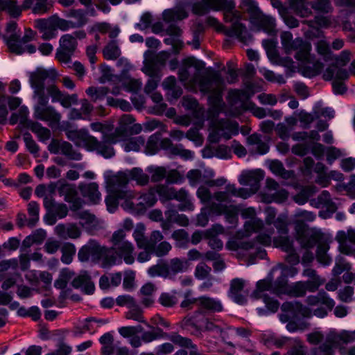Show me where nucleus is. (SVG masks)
<instances>
[{
  "instance_id": "52",
  "label": "nucleus",
  "mask_w": 355,
  "mask_h": 355,
  "mask_svg": "<svg viewBox=\"0 0 355 355\" xmlns=\"http://www.w3.org/2000/svg\"><path fill=\"white\" fill-rule=\"evenodd\" d=\"M28 128L35 133L42 141L49 139L51 137V131L38 122L30 120L28 122Z\"/></svg>"
},
{
  "instance_id": "38",
  "label": "nucleus",
  "mask_w": 355,
  "mask_h": 355,
  "mask_svg": "<svg viewBox=\"0 0 355 355\" xmlns=\"http://www.w3.org/2000/svg\"><path fill=\"white\" fill-rule=\"evenodd\" d=\"M294 217L295 230L299 231L306 228L304 223H310L315 220L316 215L312 211L298 209L295 211Z\"/></svg>"
},
{
  "instance_id": "20",
  "label": "nucleus",
  "mask_w": 355,
  "mask_h": 355,
  "mask_svg": "<svg viewBox=\"0 0 355 355\" xmlns=\"http://www.w3.org/2000/svg\"><path fill=\"white\" fill-rule=\"evenodd\" d=\"M280 286H273L268 292L275 293L277 295L286 294L293 297L304 296L307 291L306 284L303 281L296 282L292 284L285 282L284 279L279 280Z\"/></svg>"
},
{
  "instance_id": "58",
  "label": "nucleus",
  "mask_w": 355,
  "mask_h": 355,
  "mask_svg": "<svg viewBox=\"0 0 355 355\" xmlns=\"http://www.w3.org/2000/svg\"><path fill=\"white\" fill-rule=\"evenodd\" d=\"M99 342L102 345L101 353L103 355H111L114 353V338L112 334L109 332L104 334L99 338Z\"/></svg>"
},
{
  "instance_id": "29",
  "label": "nucleus",
  "mask_w": 355,
  "mask_h": 355,
  "mask_svg": "<svg viewBox=\"0 0 355 355\" xmlns=\"http://www.w3.org/2000/svg\"><path fill=\"white\" fill-rule=\"evenodd\" d=\"M252 94L248 89H232L228 93L227 100L232 105L239 104V107L245 109L246 103Z\"/></svg>"
},
{
  "instance_id": "41",
  "label": "nucleus",
  "mask_w": 355,
  "mask_h": 355,
  "mask_svg": "<svg viewBox=\"0 0 355 355\" xmlns=\"http://www.w3.org/2000/svg\"><path fill=\"white\" fill-rule=\"evenodd\" d=\"M198 306L201 309L210 312H221L223 309V304L219 300L207 296L198 298Z\"/></svg>"
},
{
  "instance_id": "12",
  "label": "nucleus",
  "mask_w": 355,
  "mask_h": 355,
  "mask_svg": "<svg viewBox=\"0 0 355 355\" xmlns=\"http://www.w3.org/2000/svg\"><path fill=\"white\" fill-rule=\"evenodd\" d=\"M239 132V123L227 119H214L209 127L208 139L211 143H218L222 139L228 140Z\"/></svg>"
},
{
  "instance_id": "6",
  "label": "nucleus",
  "mask_w": 355,
  "mask_h": 355,
  "mask_svg": "<svg viewBox=\"0 0 355 355\" xmlns=\"http://www.w3.org/2000/svg\"><path fill=\"white\" fill-rule=\"evenodd\" d=\"M46 101L42 102L39 98H33L36 101L33 107V116L35 119L48 122L49 125L53 127L58 125L61 120V114L53 107L48 106L49 98L52 103H60L64 108H69L78 103V95L69 94L62 92L55 85L51 84L46 87Z\"/></svg>"
},
{
  "instance_id": "19",
  "label": "nucleus",
  "mask_w": 355,
  "mask_h": 355,
  "mask_svg": "<svg viewBox=\"0 0 355 355\" xmlns=\"http://www.w3.org/2000/svg\"><path fill=\"white\" fill-rule=\"evenodd\" d=\"M263 200L266 202H282L288 197V192L281 188L273 179L268 178L263 192Z\"/></svg>"
},
{
  "instance_id": "56",
  "label": "nucleus",
  "mask_w": 355,
  "mask_h": 355,
  "mask_svg": "<svg viewBox=\"0 0 355 355\" xmlns=\"http://www.w3.org/2000/svg\"><path fill=\"white\" fill-rule=\"evenodd\" d=\"M144 72L150 77L145 86L144 92L148 94L153 93L158 86V83L160 80V76L156 75L155 73L148 67L145 68V69H144Z\"/></svg>"
},
{
  "instance_id": "37",
  "label": "nucleus",
  "mask_w": 355,
  "mask_h": 355,
  "mask_svg": "<svg viewBox=\"0 0 355 355\" xmlns=\"http://www.w3.org/2000/svg\"><path fill=\"white\" fill-rule=\"evenodd\" d=\"M310 205L315 208L322 206L331 212H334L337 209L336 205L332 201L329 192L325 190L322 191L317 199L311 200Z\"/></svg>"
},
{
  "instance_id": "39",
  "label": "nucleus",
  "mask_w": 355,
  "mask_h": 355,
  "mask_svg": "<svg viewBox=\"0 0 355 355\" xmlns=\"http://www.w3.org/2000/svg\"><path fill=\"white\" fill-rule=\"evenodd\" d=\"M306 303L310 306L322 304L329 310H332L335 306L334 300L324 291H320L316 295H310L306 300Z\"/></svg>"
},
{
  "instance_id": "35",
  "label": "nucleus",
  "mask_w": 355,
  "mask_h": 355,
  "mask_svg": "<svg viewBox=\"0 0 355 355\" xmlns=\"http://www.w3.org/2000/svg\"><path fill=\"white\" fill-rule=\"evenodd\" d=\"M187 178H188L189 184L191 187H196L197 184L202 182L209 187L223 184L225 182V180L223 179H218L216 180H208L204 181L202 180V172L198 169H192L188 171Z\"/></svg>"
},
{
  "instance_id": "59",
  "label": "nucleus",
  "mask_w": 355,
  "mask_h": 355,
  "mask_svg": "<svg viewBox=\"0 0 355 355\" xmlns=\"http://www.w3.org/2000/svg\"><path fill=\"white\" fill-rule=\"evenodd\" d=\"M129 180H132L137 182L139 185L144 186L148 183L149 176L145 173L141 168H134L130 171H127Z\"/></svg>"
},
{
  "instance_id": "27",
  "label": "nucleus",
  "mask_w": 355,
  "mask_h": 355,
  "mask_svg": "<svg viewBox=\"0 0 355 355\" xmlns=\"http://www.w3.org/2000/svg\"><path fill=\"white\" fill-rule=\"evenodd\" d=\"M55 233L57 236L62 239H76L80 236L81 231L80 228L74 223L63 224L60 223L55 227Z\"/></svg>"
},
{
  "instance_id": "8",
  "label": "nucleus",
  "mask_w": 355,
  "mask_h": 355,
  "mask_svg": "<svg viewBox=\"0 0 355 355\" xmlns=\"http://www.w3.org/2000/svg\"><path fill=\"white\" fill-rule=\"evenodd\" d=\"M78 257L81 262L89 260L94 262L101 261L103 268H110L120 262L112 248L101 245L97 241L94 239H90L79 250Z\"/></svg>"
},
{
  "instance_id": "53",
  "label": "nucleus",
  "mask_w": 355,
  "mask_h": 355,
  "mask_svg": "<svg viewBox=\"0 0 355 355\" xmlns=\"http://www.w3.org/2000/svg\"><path fill=\"white\" fill-rule=\"evenodd\" d=\"M67 137L74 141L77 145L80 146L82 144L85 146L89 145V138L93 137L88 135L87 131L85 130L69 131L67 133Z\"/></svg>"
},
{
  "instance_id": "48",
  "label": "nucleus",
  "mask_w": 355,
  "mask_h": 355,
  "mask_svg": "<svg viewBox=\"0 0 355 355\" xmlns=\"http://www.w3.org/2000/svg\"><path fill=\"white\" fill-rule=\"evenodd\" d=\"M291 7L301 17H308L312 15V6L308 0H293Z\"/></svg>"
},
{
  "instance_id": "10",
  "label": "nucleus",
  "mask_w": 355,
  "mask_h": 355,
  "mask_svg": "<svg viewBox=\"0 0 355 355\" xmlns=\"http://www.w3.org/2000/svg\"><path fill=\"white\" fill-rule=\"evenodd\" d=\"M159 148L164 150L170 157L179 156L184 159H191L194 156L193 151L184 149L181 144H173L168 138L161 139V134L156 132L148 138L146 151L149 155H155Z\"/></svg>"
},
{
  "instance_id": "36",
  "label": "nucleus",
  "mask_w": 355,
  "mask_h": 355,
  "mask_svg": "<svg viewBox=\"0 0 355 355\" xmlns=\"http://www.w3.org/2000/svg\"><path fill=\"white\" fill-rule=\"evenodd\" d=\"M79 189L83 196L87 198L92 203L97 204L101 201V195L96 183L81 184Z\"/></svg>"
},
{
  "instance_id": "4",
  "label": "nucleus",
  "mask_w": 355,
  "mask_h": 355,
  "mask_svg": "<svg viewBox=\"0 0 355 355\" xmlns=\"http://www.w3.org/2000/svg\"><path fill=\"white\" fill-rule=\"evenodd\" d=\"M298 273V270L295 266H286L284 263H278L274 266L268 277L259 280L257 283V288L252 293V296L255 299H262L266 304L267 310L262 308H258L257 312L259 315H264L270 313H275L279 307V303L277 300L268 296L266 292L270 291L273 286H280L279 280L284 279L285 282H288V277H293Z\"/></svg>"
},
{
  "instance_id": "61",
  "label": "nucleus",
  "mask_w": 355,
  "mask_h": 355,
  "mask_svg": "<svg viewBox=\"0 0 355 355\" xmlns=\"http://www.w3.org/2000/svg\"><path fill=\"white\" fill-rule=\"evenodd\" d=\"M60 250L62 252L61 261L64 264L71 263L76 252L75 245L71 243H66Z\"/></svg>"
},
{
  "instance_id": "11",
  "label": "nucleus",
  "mask_w": 355,
  "mask_h": 355,
  "mask_svg": "<svg viewBox=\"0 0 355 355\" xmlns=\"http://www.w3.org/2000/svg\"><path fill=\"white\" fill-rule=\"evenodd\" d=\"M241 214L243 218L248 219L244 224L245 232L248 234L259 232L257 236L258 241L264 245H270L274 231L272 228L269 230L265 227L263 221L256 216L255 209L252 207L245 208Z\"/></svg>"
},
{
  "instance_id": "23",
  "label": "nucleus",
  "mask_w": 355,
  "mask_h": 355,
  "mask_svg": "<svg viewBox=\"0 0 355 355\" xmlns=\"http://www.w3.org/2000/svg\"><path fill=\"white\" fill-rule=\"evenodd\" d=\"M35 27L38 30H51L56 31L58 29L67 31L73 26L69 21L60 18L54 15L46 19H38L35 21Z\"/></svg>"
},
{
  "instance_id": "47",
  "label": "nucleus",
  "mask_w": 355,
  "mask_h": 355,
  "mask_svg": "<svg viewBox=\"0 0 355 355\" xmlns=\"http://www.w3.org/2000/svg\"><path fill=\"white\" fill-rule=\"evenodd\" d=\"M58 150H53L52 148H50V152L51 153H61L65 155L69 159L73 160H80L82 159V155L80 153L76 151L71 144L67 141H63L60 143L58 146Z\"/></svg>"
},
{
  "instance_id": "18",
  "label": "nucleus",
  "mask_w": 355,
  "mask_h": 355,
  "mask_svg": "<svg viewBox=\"0 0 355 355\" xmlns=\"http://www.w3.org/2000/svg\"><path fill=\"white\" fill-rule=\"evenodd\" d=\"M188 17L186 10L182 6H176L171 9L164 10L162 13L163 20L166 23L171 24L167 28V33L173 36H180L181 35V29L172 23L182 20Z\"/></svg>"
},
{
  "instance_id": "64",
  "label": "nucleus",
  "mask_w": 355,
  "mask_h": 355,
  "mask_svg": "<svg viewBox=\"0 0 355 355\" xmlns=\"http://www.w3.org/2000/svg\"><path fill=\"white\" fill-rule=\"evenodd\" d=\"M152 101L155 103L153 107V113L156 115H162L166 110V104L163 102L162 95L159 92H153L150 95Z\"/></svg>"
},
{
  "instance_id": "17",
  "label": "nucleus",
  "mask_w": 355,
  "mask_h": 355,
  "mask_svg": "<svg viewBox=\"0 0 355 355\" xmlns=\"http://www.w3.org/2000/svg\"><path fill=\"white\" fill-rule=\"evenodd\" d=\"M77 40L76 37L71 34L62 35L59 41V48L57 49L56 58L62 64H68L71 62L76 46Z\"/></svg>"
},
{
  "instance_id": "46",
  "label": "nucleus",
  "mask_w": 355,
  "mask_h": 355,
  "mask_svg": "<svg viewBox=\"0 0 355 355\" xmlns=\"http://www.w3.org/2000/svg\"><path fill=\"white\" fill-rule=\"evenodd\" d=\"M247 142L249 146H252V150H254L259 155L266 154L269 151L268 144L263 141L259 135L252 134L247 138Z\"/></svg>"
},
{
  "instance_id": "42",
  "label": "nucleus",
  "mask_w": 355,
  "mask_h": 355,
  "mask_svg": "<svg viewBox=\"0 0 355 355\" xmlns=\"http://www.w3.org/2000/svg\"><path fill=\"white\" fill-rule=\"evenodd\" d=\"M72 286L75 288H79L87 294H92L94 291L95 286L90 277L87 273L80 275L73 279Z\"/></svg>"
},
{
  "instance_id": "26",
  "label": "nucleus",
  "mask_w": 355,
  "mask_h": 355,
  "mask_svg": "<svg viewBox=\"0 0 355 355\" xmlns=\"http://www.w3.org/2000/svg\"><path fill=\"white\" fill-rule=\"evenodd\" d=\"M250 29L254 31H263L269 35H275L276 20L272 16L262 13L254 23H250Z\"/></svg>"
},
{
  "instance_id": "15",
  "label": "nucleus",
  "mask_w": 355,
  "mask_h": 355,
  "mask_svg": "<svg viewBox=\"0 0 355 355\" xmlns=\"http://www.w3.org/2000/svg\"><path fill=\"white\" fill-rule=\"evenodd\" d=\"M49 75V72L43 69H37L29 73V83L33 89V98H39L42 102L46 101L48 96L44 83Z\"/></svg>"
},
{
  "instance_id": "50",
  "label": "nucleus",
  "mask_w": 355,
  "mask_h": 355,
  "mask_svg": "<svg viewBox=\"0 0 355 355\" xmlns=\"http://www.w3.org/2000/svg\"><path fill=\"white\" fill-rule=\"evenodd\" d=\"M23 4L21 6L17 5V1L13 0H0V11L6 10L12 17H18L22 12Z\"/></svg>"
},
{
  "instance_id": "44",
  "label": "nucleus",
  "mask_w": 355,
  "mask_h": 355,
  "mask_svg": "<svg viewBox=\"0 0 355 355\" xmlns=\"http://www.w3.org/2000/svg\"><path fill=\"white\" fill-rule=\"evenodd\" d=\"M241 8L249 15V21L254 23L259 17L263 13L255 0H242Z\"/></svg>"
},
{
  "instance_id": "16",
  "label": "nucleus",
  "mask_w": 355,
  "mask_h": 355,
  "mask_svg": "<svg viewBox=\"0 0 355 355\" xmlns=\"http://www.w3.org/2000/svg\"><path fill=\"white\" fill-rule=\"evenodd\" d=\"M323 78L325 80L334 79L332 83L334 93L336 94H343L347 87L342 82L343 80L349 78V72L344 69L338 68L336 66H329L324 72Z\"/></svg>"
},
{
  "instance_id": "32",
  "label": "nucleus",
  "mask_w": 355,
  "mask_h": 355,
  "mask_svg": "<svg viewBox=\"0 0 355 355\" xmlns=\"http://www.w3.org/2000/svg\"><path fill=\"white\" fill-rule=\"evenodd\" d=\"M241 248L247 251L246 255L249 257L248 261V266L255 263L256 259H263L266 257V250L253 243H243L241 245Z\"/></svg>"
},
{
  "instance_id": "40",
  "label": "nucleus",
  "mask_w": 355,
  "mask_h": 355,
  "mask_svg": "<svg viewBox=\"0 0 355 355\" xmlns=\"http://www.w3.org/2000/svg\"><path fill=\"white\" fill-rule=\"evenodd\" d=\"M88 148L90 150H96L98 153L105 158H110L114 155V148L110 144L100 142L94 137L89 138V145Z\"/></svg>"
},
{
  "instance_id": "24",
  "label": "nucleus",
  "mask_w": 355,
  "mask_h": 355,
  "mask_svg": "<svg viewBox=\"0 0 355 355\" xmlns=\"http://www.w3.org/2000/svg\"><path fill=\"white\" fill-rule=\"evenodd\" d=\"M135 198V193L132 190H122L119 192H110L105 198L107 209L110 213H114L118 207L119 204L123 207V204L128 200Z\"/></svg>"
},
{
  "instance_id": "60",
  "label": "nucleus",
  "mask_w": 355,
  "mask_h": 355,
  "mask_svg": "<svg viewBox=\"0 0 355 355\" xmlns=\"http://www.w3.org/2000/svg\"><path fill=\"white\" fill-rule=\"evenodd\" d=\"M273 242L277 248H281L286 253L293 252L295 250L293 240L288 237L287 234L274 238Z\"/></svg>"
},
{
  "instance_id": "55",
  "label": "nucleus",
  "mask_w": 355,
  "mask_h": 355,
  "mask_svg": "<svg viewBox=\"0 0 355 355\" xmlns=\"http://www.w3.org/2000/svg\"><path fill=\"white\" fill-rule=\"evenodd\" d=\"M28 114L29 110L28 107L26 106H21L18 112L12 114L9 120V123L10 125H15L19 122L20 124L26 125L28 127V122L29 121L28 120Z\"/></svg>"
},
{
  "instance_id": "57",
  "label": "nucleus",
  "mask_w": 355,
  "mask_h": 355,
  "mask_svg": "<svg viewBox=\"0 0 355 355\" xmlns=\"http://www.w3.org/2000/svg\"><path fill=\"white\" fill-rule=\"evenodd\" d=\"M145 230L146 228L143 223H138L132 234L137 247L140 249L148 248V240L144 236Z\"/></svg>"
},
{
  "instance_id": "14",
  "label": "nucleus",
  "mask_w": 355,
  "mask_h": 355,
  "mask_svg": "<svg viewBox=\"0 0 355 355\" xmlns=\"http://www.w3.org/2000/svg\"><path fill=\"white\" fill-rule=\"evenodd\" d=\"M126 233L124 230H118L115 231L111 239V242L113 245L114 250L120 259H117L120 261L123 259V261L128 265H131L135 262V253L134 245L130 241L125 240Z\"/></svg>"
},
{
  "instance_id": "21",
  "label": "nucleus",
  "mask_w": 355,
  "mask_h": 355,
  "mask_svg": "<svg viewBox=\"0 0 355 355\" xmlns=\"http://www.w3.org/2000/svg\"><path fill=\"white\" fill-rule=\"evenodd\" d=\"M58 184V193L60 196L64 197L66 202L71 204V210L79 209L82 207V200L78 197L75 185L69 184L64 180H59Z\"/></svg>"
},
{
  "instance_id": "25",
  "label": "nucleus",
  "mask_w": 355,
  "mask_h": 355,
  "mask_svg": "<svg viewBox=\"0 0 355 355\" xmlns=\"http://www.w3.org/2000/svg\"><path fill=\"white\" fill-rule=\"evenodd\" d=\"M129 181L128 171H120L116 173H110L105 175V182L110 192L128 190L126 185Z\"/></svg>"
},
{
  "instance_id": "7",
  "label": "nucleus",
  "mask_w": 355,
  "mask_h": 355,
  "mask_svg": "<svg viewBox=\"0 0 355 355\" xmlns=\"http://www.w3.org/2000/svg\"><path fill=\"white\" fill-rule=\"evenodd\" d=\"M281 43L287 54L296 51L295 58L301 64L300 72L304 77L312 78L318 75L323 69V64L315 60V55L311 53L312 47L309 42L301 38L293 39L289 31L281 34Z\"/></svg>"
},
{
  "instance_id": "34",
  "label": "nucleus",
  "mask_w": 355,
  "mask_h": 355,
  "mask_svg": "<svg viewBox=\"0 0 355 355\" xmlns=\"http://www.w3.org/2000/svg\"><path fill=\"white\" fill-rule=\"evenodd\" d=\"M245 285V281L243 279L235 278L231 281L230 295L233 300L240 304L245 302V297L241 294Z\"/></svg>"
},
{
  "instance_id": "9",
  "label": "nucleus",
  "mask_w": 355,
  "mask_h": 355,
  "mask_svg": "<svg viewBox=\"0 0 355 355\" xmlns=\"http://www.w3.org/2000/svg\"><path fill=\"white\" fill-rule=\"evenodd\" d=\"M34 36V32L30 29L26 31L24 35L20 37V31L17 30V23L11 21L6 26V32L3 37L9 50L12 53L21 55L24 53L32 54L36 51V47L29 44Z\"/></svg>"
},
{
  "instance_id": "49",
  "label": "nucleus",
  "mask_w": 355,
  "mask_h": 355,
  "mask_svg": "<svg viewBox=\"0 0 355 355\" xmlns=\"http://www.w3.org/2000/svg\"><path fill=\"white\" fill-rule=\"evenodd\" d=\"M282 308L284 311H291L296 315L310 317L311 315L310 310L307 307L297 301L285 302L282 304Z\"/></svg>"
},
{
  "instance_id": "63",
  "label": "nucleus",
  "mask_w": 355,
  "mask_h": 355,
  "mask_svg": "<svg viewBox=\"0 0 355 355\" xmlns=\"http://www.w3.org/2000/svg\"><path fill=\"white\" fill-rule=\"evenodd\" d=\"M103 56L107 60H116L121 55V50L116 41H112L105 46L103 51Z\"/></svg>"
},
{
  "instance_id": "13",
  "label": "nucleus",
  "mask_w": 355,
  "mask_h": 355,
  "mask_svg": "<svg viewBox=\"0 0 355 355\" xmlns=\"http://www.w3.org/2000/svg\"><path fill=\"white\" fill-rule=\"evenodd\" d=\"M135 198L123 204V209L133 214H144L147 209L155 205L157 201L155 189L153 187L145 192L137 193Z\"/></svg>"
},
{
  "instance_id": "45",
  "label": "nucleus",
  "mask_w": 355,
  "mask_h": 355,
  "mask_svg": "<svg viewBox=\"0 0 355 355\" xmlns=\"http://www.w3.org/2000/svg\"><path fill=\"white\" fill-rule=\"evenodd\" d=\"M275 216V213L274 211H269L268 215L266 218V225H265V227L269 230L272 228L271 227L272 223H273L279 234L286 235L288 232V229L285 220L283 218L278 217L275 221H273Z\"/></svg>"
},
{
  "instance_id": "43",
  "label": "nucleus",
  "mask_w": 355,
  "mask_h": 355,
  "mask_svg": "<svg viewBox=\"0 0 355 355\" xmlns=\"http://www.w3.org/2000/svg\"><path fill=\"white\" fill-rule=\"evenodd\" d=\"M268 166L273 174L284 180H293L295 178V172L286 170L282 162L279 160L270 161Z\"/></svg>"
},
{
  "instance_id": "1",
  "label": "nucleus",
  "mask_w": 355,
  "mask_h": 355,
  "mask_svg": "<svg viewBox=\"0 0 355 355\" xmlns=\"http://www.w3.org/2000/svg\"><path fill=\"white\" fill-rule=\"evenodd\" d=\"M205 67L203 61L193 57L187 58L183 60L178 70V78L188 90L209 94L210 109L218 114L225 105L223 93L226 87L225 82L218 71L201 73Z\"/></svg>"
},
{
  "instance_id": "54",
  "label": "nucleus",
  "mask_w": 355,
  "mask_h": 355,
  "mask_svg": "<svg viewBox=\"0 0 355 355\" xmlns=\"http://www.w3.org/2000/svg\"><path fill=\"white\" fill-rule=\"evenodd\" d=\"M156 291L155 286L152 283H146L140 289V293L144 297L141 300V304L145 306L151 305L154 300L153 295Z\"/></svg>"
},
{
  "instance_id": "3",
  "label": "nucleus",
  "mask_w": 355,
  "mask_h": 355,
  "mask_svg": "<svg viewBox=\"0 0 355 355\" xmlns=\"http://www.w3.org/2000/svg\"><path fill=\"white\" fill-rule=\"evenodd\" d=\"M235 4L232 0H200L193 5V12L197 15H203L209 9L224 11V19L232 23V28L226 30L228 37H234L243 44H248L252 40L251 34L245 24L240 12L234 10Z\"/></svg>"
},
{
  "instance_id": "5",
  "label": "nucleus",
  "mask_w": 355,
  "mask_h": 355,
  "mask_svg": "<svg viewBox=\"0 0 355 355\" xmlns=\"http://www.w3.org/2000/svg\"><path fill=\"white\" fill-rule=\"evenodd\" d=\"M46 101L42 102L39 98H33L36 101L33 107V116L35 119L48 122L49 125L53 127L58 125L61 120V114L53 107L48 106L49 98L52 103H60L64 108H69L78 103V95L69 94L62 92L55 85L51 84L46 87Z\"/></svg>"
},
{
  "instance_id": "31",
  "label": "nucleus",
  "mask_w": 355,
  "mask_h": 355,
  "mask_svg": "<svg viewBox=\"0 0 355 355\" xmlns=\"http://www.w3.org/2000/svg\"><path fill=\"white\" fill-rule=\"evenodd\" d=\"M52 7L53 4L48 0H25L23 2V8L25 10L31 8L33 13L35 15H44Z\"/></svg>"
},
{
  "instance_id": "33",
  "label": "nucleus",
  "mask_w": 355,
  "mask_h": 355,
  "mask_svg": "<svg viewBox=\"0 0 355 355\" xmlns=\"http://www.w3.org/2000/svg\"><path fill=\"white\" fill-rule=\"evenodd\" d=\"M173 200H176L181 202L179 207L181 211H193L195 206L189 191L184 188L179 190L175 189Z\"/></svg>"
},
{
  "instance_id": "51",
  "label": "nucleus",
  "mask_w": 355,
  "mask_h": 355,
  "mask_svg": "<svg viewBox=\"0 0 355 355\" xmlns=\"http://www.w3.org/2000/svg\"><path fill=\"white\" fill-rule=\"evenodd\" d=\"M168 267L170 279H173L178 273L185 272L189 267V264L186 260L174 258L171 259Z\"/></svg>"
},
{
  "instance_id": "62",
  "label": "nucleus",
  "mask_w": 355,
  "mask_h": 355,
  "mask_svg": "<svg viewBox=\"0 0 355 355\" xmlns=\"http://www.w3.org/2000/svg\"><path fill=\"white\" fill-rule=\"evenodd\" d=\"M148 274L151 277H162L164 278L170 279V273L168 272V267L167 264H156L150 266L148 269Z\"/></svg>"
},
{
  "instance_id": "30",
  "label": "nucleus",
  "mask_w": 355,
  "mask_h": 355,
  "mask_svg": "<svg viewBox=\"0 0 355 355\" xmlns=\"http://www.w3.org/2000/svg\"><path fill=\"white\" fill-rule=\"evenodd\" d=\"M74 218L80 220V225L89 232L96 230L99 226V221L96 216L87 211H78Z\"/></svg>"
},
{
  "instance_id": "22",
  "label": "nucleus",
  "mask_w": 355,
  "mask_h": 355,
  "mask_svg": "<svg viewBox=\"0 0 355 355\" xmlns=\"http://www.w3.org/2000/svg\"><path fill=\"white\" fill-rule=\"evenodd\" d=\"M295 239L303 248L309 249L319 243L322 234L316 229L307 230L306 228L295 231Z\"/></svg>"
},
{
  "instance_id": "2",
  "label": "nucleus",
  "mask_w": 355,
  "mask_h": 355,
  "mask_svg": "<svg viewBox=\"0 0 355 355\" xmlns=\"http://www.w3.org/2000/svg\"><path fill=\"white\" fill-rule=\"evenodd\" d=\"M263 179L262 170L243 171L239 178V182L243 187L236 188L234 184H229L225 191L215 192L214 198L218 203H212L209 207L210 211L216 216L223 214L226 220L230 223H236L240 207L233 203L231 197L248 198L259 189L260 182Z\"/></svg>"
},
{
  "instance_id": "28",
  "label": "nucleus",
  "mask_w": 355,
  "mask_h": 355,
  "mask_svg": "<svg viewBox=\"0 0 355 355\" xmlns=\"http://www.w3.org/2000/svg\"><path fill=\"white\" fill-rule=\"evenodd\" d=\"M302 275L308 278V280L304 282V283L309 292L316 291L325 282L324 279L318 275L317 272L312 268L304 269Z\"/></svg>"
}]
</instances>
